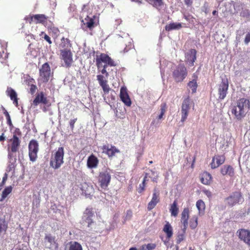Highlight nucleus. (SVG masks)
<instances>
[{"label":"nucleus","instance_id":"obj_33","mask_svg":"<svg viewBox=\"0 0 250 250\" xmlns=\"http://www.w3.org/2000/svg\"><path fill=\"white\" fill-rule=\"evenodd\" d=\"M170 211L172 216H176L178 213V208L177 207V203L174 201L172 205L171 206Z\"/></svg>","mask_w":250,"mask_h":250},{"label":"nucleus","instance_id":"obj_25","mask_svg":"<svg viewBox=\"0 0 250 250\" xmlns=\"http://www.w3.org/2000/svg\"><path fill=\"white\" fill-rule=\"evenodd\" d=\"M163 231L166 233L167 237L168 239L171 238L173 235L172 228L168 222L164 226Z\"/></svg>","mask_w":250,"mask_h":250},{"label":"nucleus","instance_id":"obj_53","mask_svg":"<svg viewBox=\"0 0 250 250\" xmlns=\"http://www.w3.org/2000/svg\"><path fill=\"white\" fill-rule=\"evenodd\" d=\"M44 39L49 43L51 44L52 42L51 41L50 38L47 35H45L44 37Z\"/></svg>","mask_w":250,"mask_h":250},{"label":"nucleus","instance_id":"obj_9","mask_svg":"<svg viewBox=\"0 0 250 250\" xmlns=\"http://www.w3.org/2000/svg\"><path fill=\"white\" fill-rule=\"evenodd\" d=\"M61 56L66 66L69 67L72 62V55L70 50L69 49H61Z\"/></svg>","mask_w":250,"mask_h":250},{"label":"nucleus","instance_id":"obj_24","mask_svg":"<svg viewBox=\"0 0 250 250\" xmlns=\"http://www.w3.org/2000/svg\"><path fill=\"white\" fill-rule=\"evenodd\" d=\"M221 172L223 175H228L232 176L233 174V169L230 166H224L221 169Z\"/></svg>","mask_w":250,"mask_h":250},{"label":"nucleus","instance_id":"obj_54","mask_svg":"<svg viewBox=\"0 0 250 250\" xmlns=\"http://www.w3.org/2000/svg\"><path fill=\"white\" fill-rule=\"evenodd\" d=\"M204 193L208 197L211 196V192L209 190H205L204 191Z\"/></svg>","mask_w":250,"mask_h":250},{"label":"nucleus","instance_id":"obj_2","mask_svg":"<svg viewBox=\"0 0 250 250\" xmlns=\"http://www.w3.org/2000/svg\"><path fill=\"white\" fill-rule=\"evenodd\" d=\"M64 149L63 147H59L57 151L52 156L50 166L55 169H58L63 163Z\"/></svg>","mask_w":250,"mask_h":250},{"label":"nucleus","instance_id":"obj_63","mask_svg":"<svg viewBox=\"0 0 250 250\" xmlns=\"http://www.w3.org/2000/svg\"><path fill=\"white\" fill-rule=\"evenodd\" d=\"M129 250H137L136 248H131Z\"/></svg>","mask_w":250,"mask_h":250},{"label":"nucleus","instance_id":"obj_58","mask_svg":"<svg viewBox=\"0 0 250 250\" xmlns=\"http://www.w3.org/2000/svg\"><path fill=\"white\" fill-rule=\"evenodd\" d=\"M146 181H147V174H146L145 177L144 178V179H143L142 183H144V184L145 185V182Z\"/></svg>","mask_w":250,"mask_h":250},{"label":"nucleus","instance_id":"obj_50","mask_svg":"<svg viewBox=\"0 0 250 250\" xmlns=\"http://www.w3.org/2000/svg\"><path fill=\"white\" fill-rule=\"evenodd\" d=\"M77 121V119L71 120L69 123L70 126L71 128V129L73 130L74 127V124Z\"/></svg>","mask_w":250,"mask_h":250},{"label":"nucleus","instance_id":"obj_45","mask_svg":"<svg viewBox=\"0 0 250 250\" xmlns=\"http://www.w3.org/2000/svg\"><path fill=\"white\" fill-rule=\"evenodd\" d=\"M7 228V225L4 222L0 223V234L3 231L5 232Z\"/></svg>","mask_w":250,"mask_h":250},{"label":"nucleus","instance_id":"obj_52","mask_svg":"<svg viewBox=\"0 0 250 250\" xmlns=\"http://www.w3.org/2000/svg\"><path fill=\"white\" fill-rule=\"evenodd\" d=\"M145 185L144 184V183H142V184L140 185V187L138 188V192L139 193H141L145 188Z\"/></svg>","mask_w":250,"mask_h":250},{"label":"nucleus","instance_id":"obj_18","mask_svg":"<svg viewBox=\"0 0 250 250\" xmlns=\"http://www.w3.org/2000/svg\"><path fill=\"white\" fill-rule=\"evenodd\" d=\"M196 51L195 49H190L186 54V61L188 62L189 64L193 66L196 57Z\"/></svg>","mask_w":250,"mask_h":250},{"label":"nucleus","instance_id":"obj_30","mask_svg":"<svg viewBox=\"0 0 250 250\" xmlns=\"http://www.w3.org/2000/svg\"><path fill=\"white\" fill-rule=\"evenodd\" d=\"M12 190L11 186L6 188L2 192L1 197L0 198V201H2L10 194Z\"/></svg>","mask_w":250,"mask_h":250},{"label":"nucleus","instance_id":"obj_31","mask_svg":"<svg viewBox=\"0 0 250 250\" xmlns=\"http://www.w3.org/2000/svg\"><path fill=\"white\" fill-rule=\"evenodd\" d=\"M85 22H84L83 20L82 21V22L83 23L84 25H86V27L89 29H91L93 27L94 22V20L90 18L89 19V17L87 16V18L85 19Z\"/></svg>","mask_w":250,"mask_h":250},{"label":"nucleus","instance_id":"obj_62","mask_svg":"<svg viewBox=\"0 0 250 250\" xmlns=\"http://www.w3.org/2000/svg\"><path fill=\"white\" fill-rule=\"evenodd\" d=\"M217 13V11H216V10L213 11V12H212V14L213 15H215Z\"/></svg>","mask_w":250,"mask_h":250},{"label":"nucleus","instance_id":"obj_59","mask_svg":"<svg viewBox=\"0 0 250 250\" xmlns=\"http://www.w3.org/2000/svg\"><path fill=\"white\" fill-rule=\"evenodd\" d=\"M185 2L187 4L189 5L192 3L191 0H185Z\"/></svg>","mask_w":250,"mask_h":250},{"label":"nucleus","instance_id":"obj_13","mask_svg":"<svg viewBox=\"0 0 250 250\" xmlns=\"http://www.w3.org/2000/svg\"><path fill=\"white\" fill-rule=\"evenodd\" d=\"M239 238L247 244L250 245V231L245 229H241L238 231Z\"/></svg>","mask_w":250,"mask_h":250},{"label":"nucleus","instance_id":"obj_51","mask_svg":"<svg viewBox=\"0 0 250 250\" xmlns=\"http://www.w3.org/2000/svg\"><path fill=\"white\" fill-rule=\"evenodd\" d=\"M183 227L182 228V230H181V231L180 232L181 233H183L185 234L186 230L187 229L188 223H187V224H183Z\"/></svg>","mask_w":250,"mask_h":250},{"label":"nucleus","instance_id":"obj_1","mask_svg":"<svg viewBox=\"0 0 250 250\" xmlns=\"http://www.w3.org/2000/svg\"><path fill=\"white\" fill-rule=\"evenodd\" d=\"M250 108L249 100L246 98H241L237 101V105L233 107L232 113L238 120H241L245 116Z\"/></svg>","mask_w":250,"mask_h":250},{"label":"nucleus","instance_id":"obj_40","mask_svg":"<svg viewBox=\"0 0 250 250\" xmlns=\"http://www.w3.org/2000/svg\"><path fill=\"white\" fill-rule=\"evenodd\" d=\"M196 207L199 211L204 210L205 208V205L204 202L200 200L196 202Z\"/></svg>","mask_w":250,"mask_h":250},{"label":"nucleus","instance_id":"obj_60","mask_svg":"<svg viewBox=\"0 0 250 250\" xmlns=\"http://www.w3.org/2000/svg\"><path fill=\"white\" fill-rule=\"evenodd\" d=\"M132 1H136V2H138V3H142V1L141 0H131Z\"/></svg>","mask_w":250,"mask_h":250},{"label":"nucleus","instance_id":"obj_37","mask_svg":"<svg viewBox=\"0 0 250 250\" xmlns=\"http://www.w3.org/2000/svg\"><path fill=\"white\" fill-rule=\"evenodd\" d=\"M198 217L196 216H193L190 220L189 225L192 229H195L198 224Z\"/></svg>","mask_w":250,"mask_h":250},{"label":"nucleus","instance_id":"obj_8","mask_svg":"<svg viewBox=\"0 0 250 250\" xmlns=\"http://www.w3.org/2000/svg\"><path fill=\"white\" fill-rule=\"evenodd\" d=\"M229 87V83L227 79H223L221 83L219 85L218 94L220 100L224 99L226 96Z\"/></svg>","mask_w":250,"mask_h":250},{"label":"nucleus","instance_id":"obj_46","mask_svg":"<svg viewBox=\"0 0 250 250\" xmlns=\"http://www.w3.org/2000/svg\"><path fill=\"white\" fill-rule=\"evenodd\" d=\"M211 167L212 168H215L217 167H218V165L217 164L215 158H213L212 162L210 164Z\"/></svg>","mask_w":250,"mask_h":250},{"label":"nucleus","instance_id":"obj_48","mask_svg":"<svg viewBox=\"0 0 250 250\" xmlns=\"http://www.w3.org/2000/svg\"><path fill=\"white\" fill-rule=\"evenodd\" d=\"M106 63L110 66H115L116 65V64L114 62L110 57L109 58V59H108Z\"/></svg>","mask_w":250,"mask_h":250},{"label":"nucleus","instance_id":"obj_49","mask_svg":"<svg viewBox=\"0 0 250 250\" xmlns=\"http://www.w3.org/2000/svg\"><path fill=\"white\" fill-rule=\"evenodd\" d=\"M37 88V87L36 85H35L33 84H32L31 85V87H30V93L32 94H33L35 93Z\"/></svg>","mask_w":250,"mask_h":250},{"label":"nucleus","instance_id":"obj_10","mask_svg":"<svg viewBox=\"0 0 250 250\" xmlns=\"http://www.w3.org/2000/svg\"><path fill=\"white\" fill-rule=\"evenodd\" d=\"M190 99L188 97L185 98L183 102L181 109V122H184L187 118L188 113V110L190 108Z\"/></svg>","mask_w":250,"mask_h":250},{"label":"nucleus","instance_id":"obj_47","mask_svg":"<svg viewBox=\"0 0 250 250\" xmlns=\"http://www.w3.org/2000/svg\"><path fill=\"white\" fill-rule=\"evenodd\" d=\"M250 42V33H248L245 37L244 42L246 44H248Z\"/></svg>","mask_w":250,"mask_h":250},{"label":"nucleus","instance_id":"obj_3","mask_svg":"<svg viewBox=\"0 0 250 250\" xmlns=\"http://www.w3.org/2000/svg\"><path fill=\"white\" fill-rule=\"evenodd\" d=\"M42 243L45 248L50 250H56L58 248L56 237L51 234H45Z\"/></svg>","mask_w":250,"mask_h":250},{"label":"nucleus","instance_id":"obj_34","mask_svg":"<svg viewBox=\"0 0 250 250\" xmlns=\"http://www.w3.org/2000/svg\"><path fill=\"white\" fill-rule=\"evenodd\" d=\"M82 189L85 194H90L93 190L92 187L88 186L85 183L82 185Z\"/></svg>","mask_w":250,"mask_h":250},{"label":"nucleus","instance_id":"obj_28","mask_svg":"<svg viewBox=\"0 0 250 250\" xmlns=\"http://www.w3.org/2000/svg\"><path fill=\"white\" fill-rule=\"evenodd\" d=\"M109 58V57L108 55L105 54H102L99 58H97L96 63L98 68H100L101 65V62L106 63Z\"/></svg>","mask_w":250,"mask_h":250},{"label":"nucleus","instance_id":"obj_16","mask_svg":"<svg viewBox=\"0 0 250 250\" xmlns=\"http://www.w3.org/2000/svg\"><path fill=\"white\" fill-rule=\"evenodd\" d=\"M159 192L157 190L156 188H154L152 200L148 204L147 209L149 210H150L152 209H153L155 207L156 204L159 202Z\"/></svg>","mask_w":250,"mask_h":250},{"label":"nucleus","instance_id":"obj_6","mask_svg":"<svg viewBox=\"0 0 250 250\" xmlns=\"http://www.w3.org/2000/svg\"><path fill=\"white\" fill-rule=\"evenodd\" d=\"M38 143L37 141L33 140H31L29 144V156L30 161L34 162L36 161L37 157V152L38 151Z\"/></svg>","mask_w":250,"mask_h":250},{"label":"nucleus","instance_id":"obj_39","mask_svg":"<svg viewBox=\"0 0 250 250\" xmlns=\"http://www.w3.org/2000/svg\"><path fill=\"white\" fill-rule=\"evenodd\" d=\"M214 158H215L216 162L217 164L218 165V166L223 164L225 160V158L224 156H217Z\"/></svg>","mask_w":250,"mask_h":250},{"label":"nucleus","instance_id":"obj_5","mask_svg":"<svg viewBox=\"0 0 250 250\" xmlns=\"http://www.w3.org/2000/svg\"><path fill=\"white\" fill-rule=\"evenodd\" d=\"M186 68L183 64L178 65L173 72V77L177 82H180L183 81L187 75Z\"/></svg>","mask_w":250,"mask_h":250},{"label":"nucleus","instance_id":"obj_23","mask_svg":"<svg viewBox=\"0 0 250 250\" xmlns=\"http://www.w3.org/2000/svg\"><path fill=\"white\" fill-rule=\"evenodd\" d=\"M6 92L7 93L8 95H9L10 97L11 100L14 101V103L16 104V105L18 104V99H17V94L16 91L13 90L12 88L9 87L7 88L6 90Z\"/></svg>","mask_w":250,"mask_h":250},{"label":"nucleus","instance_id":"obj_19","mask_svg":"<svg viewBox=\"0 0 250 250\" xmlns=\"http://www.w3.org/2000/svg\"><path fill=\"white\" fill-rule=\"evenodd\" d=\"M12 142L11 146V151L12 152H16L18 151L20 146L21 141L19 138L16 135H14L13 138L10 139Z\"/></svg>","mask_w":250,"mask_h":250},{"label":"nucleus","instance_id":"obj_44","mask_svg":"<svg viewBox=\"0 0 250 250\" xmlns=\"http://www.w3.org/2000/svg\"><path fill=\"white\" fill-rule=\"evenodd\" d=\"M151 4L153 6L158 7L162 4V0H151Z\"/></svg>","mask_w":250,"mask_h":250},{"label":"nucleus","instance_id":"obj_41","mask_svg":"<svg viewBox=\"0 0 250 250\" xmlns=\"http://www.w3.org/2000/svg\"><path fill=\"white\" fill-rule=\"evenodd\" d=\"M3 110H4L3 114L5 115V116L6 118L7 121V124L9 126H12L13 125H12V122L11 120V118H10L9 114L8 113V112L6 111V110L4 107H3Z\"/></svg>","mask_w":250,"mask_h":250},{"label":"nucleus","instance_id":"obj_56","mask_svg":"<svg viewBox=\"0 0 250 250\" xmlns=\"http://www.w3.org/2000/svg\"><path fill=\"white\" fill-rule=\"evenodd\" d=\"M101 72L102 74H105L106 77H107V76H108V73L107 72L106 69H103L102 70H101Z\"/></svg>","mask_w":250,"mask_h":250},{"label":"nucleus","instance_id":"obj_35","mask_svg":"<svg viewBox=\"0 0 250 250\" xmlns=\"http://www.w3.org/2000/svg\"><path fill=\"white\" fill-rule=\"evenodd\" d=\"M188 86L191 89L192 92L193 93L196 92L197 87V84L196 81L195 80L190 81L188 83Z\"/></svg>","mask_w":250,"mask_h":250},{"label":"nucleus","instance_id":"obj_29","mask_svg":"<svg viewBox=\"0 0 250 250\" xmlns=\"http://www.w3.org/2000/svg\"><path fill=\"white\" fill-rule=\"evenodd\" d=\"M211 180V175L208 172H205L201 179V182L205 185H208Z\"/></svg>","mask_w":250,"mask_h":250},{"label":"nucleus","instance_id":"obj_20","mask_svg":"<svg viewBox=\"0 0 250 250\" xmlns=\"http://www.w3.org/2000/svg\"><path fill=\"white\" fill-rule=\"evenodd\" d=\"M120 98L126 105L130 106L131 104V100L125 90L123 88H121L120 91Z\"/></svg>","mask_w":250,"mask_h":250},{"label":"nucleus","instance_id":"obj_11","mask_svg":"<svg viewBox=\"0 0 250 250\" xmlns=\"http://www.w3.org/2000/svg\"><path fill=\"white\" fill-rule=\"evenodd\" d=\"M110 175L107 171L100 173L99 180L102 188H106L110 180Z\"/></svg>","mask_w":250,"mask_h":250},{"label":"nucleus","instance_id":"obj_26","mask_svg":"<svg viewBox=\"0 0 250 250\" xmlns=\"http://www.w3.org/2000/svg\"><path fill=\"white\" fill-rule=\"evenodd\" d=\"M182 27V25L180 23L173 22L167 25L165 27L166 31H171L172 30H178Z\"/></svg>","mask_w":250,"mask_h":250},{"label":"nucleus","instance_id":"obj_7","mask_svg":"<svg viewBox=\"0 0 250 250\" xmlns=\"http://www.w3.org/2000/svg\"><path fill=\"white\" fill-rule=\"evenodd\" d=\"M50 71V67L48 63H45L42 65L40 69V75L43 82L46 83L48 81L51 74Z\"/></svg>","mask_w":250,"mask_h":250},{"label":"nucleus","instance_id":"obj_64","mask_svg":"<svg viewBox=\"0 0 250 250\" xmlns=\"http://www.w3.org/2000/svg\"><path fill=\"white\" fill-rule=\"evenodd\" d=\"M107 65L108 64L106 63V64L104 65L103 68L106 69V68Z\"/></svg>","mask_w":250,"mask_h":250},{"label":"nucleus","instance_id":"obj_21","mask_svg":"<svg viewBox=\"0 0 250 250\" xmlns=\"http://www.w3.org/2000/svg\"><path fill=\"white\" fill-rule=\"evenodd\" d=\"M65 250H83V249L78 242L71 241L66 244Z\"/></svg>","mask_w":250,"mask_h":250},{"label":"nucleus","instance_id":"obj_17","mask_svg":"<svg viewBox=\"0 0 250 250\" xmlns=\"http://www.w3.org/2000/svg\"><path fill=\"white\" fill-rule=\"evenodd\" d=\"M97 80L98 81L100 85L103 88V90L105 94L108 93L110 90V88L107 84V82L105 79L103 75H99L97 76Z\"/></svg>","mask_w":250,"mask_h":250},{"label":"nucleus","instance_id":"obj_22","mask_svg":"<svg viewBox=\"0 0 250 250\" xmlns=\"http://www.w3.org/2000/svg\"><path fill=\"white\" fill-rule=\"evenodd\" d=\"M98 163V159L92 155L89 157L87 163L89 167L93 168L97 167Z\"/></svg>","mask_w":250,"mask_h":250},{"label":"nucleus","instance_id":"obj_57","mask_svg":"<svg viewBox=\"0 0 250 250\" xmlns=\"http://www.w3.org/2000/svg\"><path fill=\"white\" fill-rule=\"evenodd\" d=\"M5 140V137L4 136V134L2 133L1 135L0 136V141L2 142Z\"/></svg>","mask_w":250,"mask_h":250},{"label":"nucleus","instance_id":"obj_4","mask_svg":"<svg viewBox=\"0 0 250 250\" xmlns=\"http://www.w3.org/2000/svg\"><path fill=\"white\" fill-rule=\"evenodd\" d=\"M244 200L242 193L239 191L232 193L229 197L225 199L226 204L229 207H233L236 204L243 202Z\"/></svg>","mask_w":250,"mask_h":250},{"label":"nucleus","instance_id":"obj_32","mask_svg":"<svg viewBox=\"0 0 250 250\" xmlns=\"http://www.w3.org/2000/svg\"><path fill=\"white\" fill-rule=\"evenodd\" d=\"M69 40L63 37L61 40V42L60 44V47L62 49H67L69 45Z\"/></svg>","mask_w":250,"mask_h":250},{"label":"nucleus","instance_id":"obj_36","mask_svg":"<svg viewBox=\"0 0 250 250\" xmlns=\"http://www.w3.org/2000/svg\"><path fill=\"white\" fill-rule=\"evenodd\" d=\"M156 244L149 243L147 245H143L141 246V250H152L156 248Z\"/></svg>","mask_w":250,"mask_h":250},{"label":"nucleus","instance_id":"obj_61","mask_svg":"<svg viewBox=\"0 0 250 250\" xmlns=\"http://www.w3.org/2000/svg\"><path fill=\"white\" fill-rule=\"evenodd\" d=\"M12 157V154L11 153V152H9V154H8V157L10 159H11Z\"/></svg>","mask_w":250,"mask_h":250},{"label":"nucleus","instance_id":"obj_15","mask_svg":"<svg viewBox=\"0 0 250 250\" xmlns=\"http://www.w3.org/2000/svg\"><path fill=\"white\" fill-rule=\"evenodd\" d=\"M40 103H42L44 104L48 103V100L46 97L44 96L43 92H41L36 95L32 104L35 106H37Z\"/></svg>","mask_w":250,"mask_h":250},{"label":"nucleus","instance_id":"obj_43","mask_svg":"<svg viewBox=\"0 0 250 250\" xmlns=\"http://www.w3.org/2000/svg\"><path fill=\"white\" fill-rule=\"evenodd\" d=\"M34 18L40 22L44 21L45 20V17L44 15H36L34 16Z\"/></svg>","mask_w":250,"mask_h":250},{"label":"nucleus","instance_id":"obj_42","mask_svg":"<svg viewBox=\"0 0 250 250\" xmlns=\"http://www.w3.org/2000/svg\"><path fill=\"white\" fill-rule=\"evenodd\" d=\"M185 234L183 233H181L180 232H178L177 238L176 239V243L177 244H180L182 241L184 240Z\"/></svg>","mask_w":250,"mask_h":250},{"label":"nucleus","instance_id":"obj_12","mask_svg":"<svg viewBox=\"0 0 250 250\" xmlns=\"http://www.w3.org/2000/svg\"><path fill=\"white\" fill-rule=\"evenodd\" d=\"M94 216V212L92 209L86 208L84 212L83 219L88 224V227H90L93 223L92 217Z\"/></svg>","mask_w":250,"mask_h":250},{"label":"nucleus","instance_id":"obj_27","mask_svg":"<svg viewBox=\"0 0 250 250\" xmlns=\"http://www.w3.org/2000/svg\"><path fill=\"white\" fill-rule=\"evenodd\" d=\"M189 218V209L188 208H185L181 214V222L182 224L188 223Z\"/></svg>","mask_w":250,"mask_h":250},{"label":"nucleus","instance_id":"obj_55","mask_svg":"<svg viewBox=\"0 0 250 250\" xmlns=\"http://www.w3.org/2000/svg\"><path fill=\"white\" fill-rule=\"evenodd\" d=\"M7 179V174L6 173H5L4 176L2 178L3 184H4Z\"/></svg>","mask_w":250,"mask_h":250},{"label":"nucleus","instance_id":"obj_38","mask_svg":"<svg viewBox=\"0 0 250 250\" xmlns=\"http://www.w3.org/2000/svg\"><path fill=\"white\" fill-rule=\"evenodd\" d=\"M166 111V104H163L161 105L160 113L157 117V119L158 120H161L163 118Z\"/></svg>","mask_w":250,"mask_h":250},{"label":"nucleus","instance_id":"obj_14","mask_svg":"<svg viewBox=\"0 0 250 250\" xmlns=\"http://www.w3.org/2000/svg\"><path fill=\"white\" fill-rule=\"evenodd\" d=\"M103 152L106 153L109 157L114 156L115 153L119 152V150L115 146L111 145H105L102 147Z\"/></svg>","mask_w":250,"mask_h":250}]
</instances>
